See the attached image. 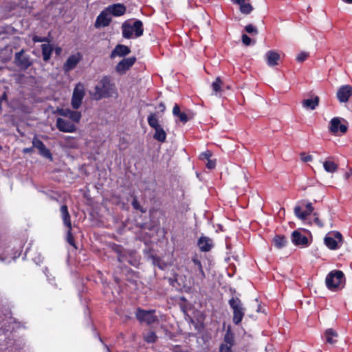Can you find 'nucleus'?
I'll list each match as a JSON object with an SVG mask.
<instances>
[{"label":"nucleus","instance_id":"nucleus-37","mask_svg":"<svg viewBox=\"0 0 352 352\" xmlns=\"http://www.w3.org/2000/svg\"><path fill=\"white\" fill-rule=\"evenodd\" d=\"M179 118V120L183 123L187 122L190 118H192V116L186 113L185 112H181L177 116Z\"/></svg>","mask_w":352,"mask_h":352},{"label":"nucleus","instance_id":"nucleus-6","mask_svg":"<svg viewBox=\"0 0 352 352\" xmlns=\"http://www.w3.org/2000/svg\"><path fill=\"white\" fill-rule=\"evenodd\" d=\"M347 129V122L344 119L336 117L331 120L329 130L333 134H338V132L344 134Z\"/></svg>","mask_w":352,"mask_h":352},{"label":"nucleus","instance_id":"nucleus-20","mask_svg":"<svg viewBox=\"0 0 352 352\" xmlns=\"http://www.w3.org/2000/svg\"><path fill=\"white\" fill-rule=\"evenodd\" d=\"M106 9L110 14H112L115 16H122L126 11V6L122 3H115L110 5Z\"/></svg>","mask_w":352,"mask_h":352},{"label":"nucleus","instance_id":"nucleus-19","mask_svg":"<svg viewBox=\"0 0 352 352\" xmlns=\"http://www.w3.org/2000/svg\"><path fill=\"white\" fill-rule=\"evenodd\" d=\"M107 9L103 10L98 16L95 23L96 28L106 27L109 25L111 18Z\"/></svg>","mask_w":352,"mask_h":352},{"label":"nucleus","instance_id":"nucleus-18","mask_svg":"<svg viewBox=\"0 0 352 352\" xmlns=\"http://www.w3.org/2000/svg\"><path fill=\"white\" fill-rule=\"evenodd\" d=\"M306 209L302 210L299 206H296L294 210V214L300 220H305L307 217L314 211V207L311 203H308L305 206Z\"/></svg>","mask_w":352,"mask_h":352},{"label":"nucleus","instance_id":"nucleus-48","mask_svg":"<svg viewBox=\"0 0 352 352\" xmlns=\"http://www.w3.org/2000/svg\"><path fill=\"white\" fill-rule=\"evenodd\" d=\"M33 151V148H25L23 149V153H32Z\"/></svg>","mask_w":352,"mask_h":352},{"label":"nucleus","instance_id":"nucleus-36","mask_svg":"<svg viewBox=\"0 0 352 352\" xmlns=\"http://www.w3.org/2000/svg\"><path fill=\"white\" fill-rule=\"evenodd\" d=\"M245 31L251 35H256L258 34L257 28L252 24H249L245 27Z\"/></svg>","mask_w":352,"mask_h":352},{"label":"nucleus","instance_id":"nucleus-41","mask_svg":"<svg viewBox=\"0 0 352 352\" xmlns=\"http://www.w3.org/2000/svg\"><path fill=\"white\" fill-rule=\"evenodd\" d=\"M212 156V153L210 151H206L200 155L201 159H205L206 160H208L210 159V157Z\"/></svg>","mask_w":352,"mask_h":352},{"label":"nucleus","instance_id":"nucleus-9","mask_svg":"<svg viewBox=\"0 0 352 352\" xmlns=\"http://www.w3.org/2000/svg\"><path fill=\"white\" fill-rule=\"evenodd\" d=\"M333 236H326L324 237L325 245L331 250H336L340 247L342 243V236L339 232L332 234Z\"/></svg>","mask_w":352,"mask_h":352},{"label":"nucleus","instance_id":"nucleus-29","mask_svg":"<svg viewBox=\"0 0 352 352\" xmlns=\"http://www.w3.org/2000/svg\"><path fill=\"white\" fill-rule=\"evenodd\" d=\"M324 169L328 173H335L338 170V164L331 160H325L323 162Z\"/></svg>","mask_w":352,"mask_h":352},{"label":"nucleus","instance_id":"nucleus-17","mask_svg":"<svg viewBox=\"0 0 352 352\" xmlns=\"http://www.w3.org/2000/svg\"><path fill=\"white\" fill-rule=\"evenodd\" d=\"M58 113L64 117L69 118L71 121L79 122L81 118V113L77 111H72L69 109H60L57 110Z\"/></svg>","mask_w":352,"mask_h":352},{"label":"nucleus","instance_id":"nucleus-39","mask_svg":"<svg viewBox=\"0 0 352 352\" xmlns=\"http://www.w3.org/2000/svg\"><path fill=\"white\" fill-rule=\"evenodd\" d=\"M242 42L245 46H248L251 44L252 40L251 38L245 34L242 35Z\"/></svg>","mask_w":352,"mask_h":352},{"label":"nucleus","instance_id":"nucleus-13","mask_svg":"<svg viewBox=\"0 0 352 352\" xmlns=\"http://www.w3.org/2000/svg\"><path fill=\"white\" fill-rule=\"evenodd\" d=\"M135 57L123 58L116 67V71L120 74H124L135 63Z\"/></svg>","mask_w":352,"mask_h":352},{"label":"nucleus","instance_id":"nucleus-50","mask_svg":"<svg viewBox=\"0 0 352 352\" xmlns=\"http://www.w3.org/2000/svg\"><path fill=\"white\" fill-rule=\"evenodd\" d=\"M159 107L162 111H164L165 109V106L163 103H160Z\"/></svg>","mask_w":352,"mask_h":352},{"label":"nucleus","instance_id":"nucleus-33","mask_svg":"<svg viewBox=\"0 0 352 352\" xmlns=\"http://www.w3.org/2000/svg\"><path fill=\"white\" fill-rule=\"evenodd\" d=\"M148 123L149 126L153 129L161 126L159 124L158 119L155 113H151L148 117Z\"/></svg>","mask_w":352,"mask_h":352},{"label":"nucleus","instance_id":"nucleus-42","mask_svg":"<svg viewBox=\"0 0 352 352\" xmlns=\"http://www.w3.org/2000/svg\"><path fill=\"white\" fill-rule=\"evenodd\" d=\"M231 347V346H228V344H221L220 346L219 352H232Z\"/></svg>","mask_w":352,"mask_h":352},{"label":"nucleus","instance_id":"nucleus-34","mask_svg":"<svg viewBox=\"0 0 352 352\" xmlns=\"http://www.w3.org/2000/svg\"><path fill=\"white\" fill-rule=\"evenodd\" d=\"M234 334L230 330H228L224 336V342L223 344H228V346H232L234 343Z\"/></svg>","mask_w":352,"mask_h":352},{"label":"nucleus","instance_id":"nucleus-27","mask_svg":"<svg viewBox=\"0 0 352 352\" xmlns=\"http://www.w3.org/2000/svg\"><path fill=\"white\" fill-rule=\"evenodd\" d=\"M223 81L220 77H217L215 80L212 83L211 87L212 89V95L215 96H220L223 91Z\"/></svg>","mask_w":352,"mask_h":352},{"label":"nucleus","instance_id":"nucleus-14","mask_svg":"<svg viewBox=\"0 0 352 352\" xmlns=\"http://www.w3.org/2000/svg\"><path fill=\"white\" fill-rule=\"evenodd\" d=\"M82 59V56L80 53H76L71 55L67 59L66 62L63 65V70L65 72H69L71 70L74 69L78 63Z\"/></svg>","mask_w":352,"mask_h":352},{"label":"nucleus","instance_id":"nucleus-7","mask_svg":"<svg viewBox=\"0 0 352 352\" xmlns=\"http://www.w3.org/2000/svg\"><path fill=\"white\" fill-rule=\"evenodd\" d=\"M84 96L85 87L82 84L78 83L74 89L72 98V106L74 109H77L80 107Z\"/></svg>","mask_w":352,"mask_h":352},{"label":"nucleus","instance_id":"nucleus-49","mask_svg":"<svg viewBox=\"0 0 352 352\" xmlns=\"http://www.w3.org/2000/svg\"><path fill=\"white\" fill-rule=\"evenodd\" d=\"M350 176H352V168H351L349 171L345 174V177L346 179H348Z\"/></svg>","mask_w":352,"mask_h":352},{"label":"nucleus","instance_id":"nucleus-4","mask_svg":"<svg viewBox=\"0 0 352 352\" xmlns=\"http://www.w3.org/2000/svg\"><path fill=\"white\" fill-rule=\"evenodd\" d=\"M229 305L233 310V322L234 324H239L245 314V309L242 302L238 298H232L229 300Z\"/></svg>","mask_w":352,"mask_h":352},{"label":"nucleus","instance_id":"nucleus-46","mask_svg":"<svg viewBox=\"0 0 352 352\" xmlns=\"http://www.w3.org/2000/svg\"><path fill=\"white\" fill-rule=\"evenodd\" d=\"M314 221L320 228H322L324 226V224L322 223V221L318 217H316L314 219Z\"/></svg>","mask_w":352,"mask_h":352},{"label":"nucleus","instance_id":"nucleus-8","mask_svg":"<svg viewBox=\"0 0 352 352\" xmlns=\"http://www.w3.org/2000/svg\"><path fill=\"white\" fill-rule=\"evenodd\" d=\"M155 311H146L138 309L135 316L141 322H146L147 324H151L157 321V317L154 314Z\"/></svg>","mask_w":352,"mask_h":352},{"label":"nucleus","instance_id":"nucleus-25","mask_svg":"<svg viewBox=\"0 0 352 352\" xmlns=\"http://www.w3.org/2000/svg\"><path fill=\"white\" fill-rule=\"evenodd\" d=\"M265 58L267 65L270 67H273L278 65V62L280 59V55L276 52L270 50L266 52Z\"/></svg>","mask_w":352,"mask_h":352},{"label":"nucleus","instance_id":"nucleus-12","mask_svg":"<svg viewBox=\"0 0 352 352\" xmlns=\"http://www.w3.org/2000/svg\"><path fill=\"white\" fill-rule=\"evenodd\" d=\"M192 265L191 267V272L193 273L198 280L203 281L206 278L201 261L197 257L195 256L192 259Z\"/></svg>","mask_w":352,"mask_h":352},{"label":"nucleus","instance_id":"nucleus-10","mask_svg":"<svg viewBox=\"0 0 352 352\" xmlns=\"http://www.w3.org/2000/svg\"><path fill=\"white\" fill-rule=\"evenodd\" d=\"M14 59L16 65L23 69H28L32 65L30 56L24 54L23 50L15 54Z\"/></svg>","mask_w":352,"mask_h":352},{"label":"nucleus","instance_id":"nucleus-31","mask_svg":"<svg viewBox=\"0 0 352 352\" xmlns=\"http://www.w3.org/2000/svg\"><path fill=\"white\" fill-rule=\"evenodd\" d=\"M154 129L155 133L153 135V138L161 142H164L166 140V134L162 127L160 126Z\"/></svg>","mask_w":352,"mask_h":352},{"label":"nucleus","instance_id":"nucleus-2","mask_svg":"<svg viewBox=\"0 0 352 352\" xmlns=\"http://www.w3.org/2000/svg\"><path fill=\"white\" fill-rule=\"evenodd\" d=\"M325 283L327 288L331 291L341 289L345 284L344 273L340 270L330 272L326 277Z\"/></svg>","mask_w":352,"mask_h":352},{"label":"nucleus","instance_id":"nucleus-15","mask_svg":"<svg viewBox=\"0 0 352 352\" xmlns=\"http://www.w3.org/2000/svg\"><path fill=\"white\" fill-rule=\"evenodd\" d=\"M32 145L34 148L38 149V153L41 155L45 158L50 159V160H52V155L50 150L47 148H46L43 142L38 139L36 137H34L33 138Z\"/></svg>","mask_w":352,"mask_h":352},{"label":"nucleus","instance_id":"nucleus-47","mask_svg":"<svg viewBox=\"0 0 352 352\" xmlns=\"http://www.w3.org/2000/svg\"><path fill=\"white\" fill-rule=\"evenodd\" d=\"M33 41L34 42H43V41H44V38H41V37H39L38 36H34L33 37Z\"/></svg>","mask_w":352,"mask_h":352},{"label":"nucleus","instance_id":"nucleus-44","mask_svg":"<svg viewBox=\"0 0 352 352\" xmlns=\"http://www.w3.org/2000/svg\"><path fill=\"white\" fill-rule=\"evenodd\" d=\"M215 160H212L211 159L207 160V163H206V167L208 168V169H213L214 167H215Z\"/></svg>","mask_w":352,"mask_h":352},{"label":"nucleus","instance_id":"nucleus-5","mask_svg":"<svg viewBox=\"0 0 352 352\" xmlns=\"http://www.w3.org/2000/svg\"><path fill=\"white\" fill-rule=\"evenodd\" d=\"M60 213L61 217L63 220V223L65 226L68 228V231L67 233V241L72 246L75 247V243L74 236L72 234V223L70 219V215L69 214L67 207L65 205H63L60 207Z\"/></svg>","mask_w":352,"mask_h":352},{"label":"nucleus","instance_id":"nucleus-21","mask_svg":"<svg viewBox=\"0 0 352 352\" xmlns=\"http://www.w3.org/2000/svg\"><path fill=\"white\" fill-rule=\"evenodd\" d=\"M233 3L239 6L241 13L248 14L253 10L252 6L249 3L250 0H231Z\"/></svg>","mask_w":352,"mask_h":352},{"label":"nucleus","instance_id":"nucleus-23","mask_svg":"<svg viewBox=\"0 0 352 352\" xmlns=\"http://www.w3.org/2000/svg\"><path fill=\"white\" fill-rule=\"evenodd\" d=\"M292 242L296 245H307L308 239L298 231H294L292 234Z\"/></svg>","mask_w":352,"mask_h":352},{"label":"nucleus","instance_id":"nucleus-26","mask_svg":"<svg viewBox=\"0 0 352 352\" xmlns=\"http://www.w3.org/2000/svg\"><path fill=\"white\" fill-rule=\"evenodd\" d=\"M319 97L315 96L314 98L305 99L302 101L303 108L306 109L314 110L319 104Z\"/></svg>","mask_w":352,"mask_h":352},{"label":"nucleus","instance_id":"nucleus-22","mask_svg":"<svg viewBox=\"0 0 352 352\" xmlns=\"http://www.w3.org/2000/svg\"><path fill=\"white\" fill-rule=\"evenodd\" d=\"M131 52L130 49L124 45H118L111 52L110 57L114 58L116 56H124L129 54Z\"/></svg>","mask_w":352,"mask_h":352},{"label":"nucleus","instance_id":"nucleus-35","mask_svg":"<svg viewBox=\"0 0 352 352\" xmlns=\"http://www.w3.org/2000/svg\"><path fill=\"white\" fill-rule=\"evenodd\" d=\"M144 340L149 343L155 342L157 340V336L153 331H148L144 336Z\"/></svg>","mask_w":352,"mask_h":352},{"label":"nucleus","instance_id":"nucleus-28","mask_svg":"<svg viewBox=\"0 0 352 352\" xmlns=\"http://www.w3.org/2000/svg\"><path fill=\"white\" fill-rule=\"evenodd\" d=\"M324 335H325V338H326V340H327V343H329L330 344H334L336 343V342H337L336 338H338V333H336V331H334L332 329H328L326 330Z\"/></svg>","mask_w":352,"mask_h":352},{"label":"nucleus","instance_id":"nucleus-43","mask_svg":"<svg viewBox=\"0 0 352 352\" xmlns=\"http://www.w3.org/2000/svg\"><path fill=\"white\" fill-rule=\"evenodd\" d=\"M132 206L133 207L136 209V210H140V211H142V212H144V211L142 209V207L140 206V204L138 203L137 199H133V201H132Z\"/></svg>","mask_w":352,"mask_h":352},{"label":"nucleus","instance_id":"nucleus-52","mask_svg":"<svg viewBox=\"0 0 352 352\" xmlns=\"http://www.w3.org/2000/svg\"><path fill=\"white\" fill-rule=\"evenodd\" d=\"M343 1L348 3H352V0H343Z\"/></svg>","mask_w":352,"mask_h":352},{"label":"nucleus","instance_id":"nucleus-3","mask_svg":"<svg viewBox=\"0 0 352 352\" xmlns=\"http://www.w3.org/2000/svg\"><path fill=\"white\" fill-rule=\"evenodd\" d=\"M122 35L126 38H132L133 34L135 37H139L143 34V23L141 21H135L133 25L129 21H126L122 25Z\"/></svg>","mask_w":352,"mask_h":352},{"label":"nucleus","instance_id":"nucleus-16","mask_svg":"<svg viewBox=\"0 0 352 352\" xmlns=\"http://www.w3.org/2000/svg\"><path fill=\"white\" fill-rule=\"evenodd\" d=\"M336 96L340 102H346L352 96V87L349 85L340 87L337 91Z\"/></svg>","mask_w":352,"mask_h":352},{"label":"nucleus","instance_id":"nucleus-30","mask_svg":"<svg viewBox=\"0 0 352 352\" xmlns=\"http://www.w3.org/2000/svg\"><path fill=\"white\" fill-rule=\"evenodd\" d=\"M42 54L43 57V60L45 61H47L51 56L52 47L50 44H43L41 45Z\"/></svg>","mask_w":352,"mask_h":352},{"label":"nucleus","instance_id":"nucleus-40","mask_svg":"<svg viewBox=\"0 0 352 352\" xmlns=\"http://www.w3.org/2000/svg\"><path fill=\"white\" fill-rule=\"evenodd\" d=\"M300 159L304 162H311L313 160V157L311 155H305V153H300Z\"/></svg>","mask_w":352,"mask_h":352},{"label":"nucleus","instance_id":"nucleus-45","mask_svg":"<svg viewBox=\"0 0 352 352\" xmlns=\"http://www.w3.org/2000/svg\"><path fill=\"white\" fill-rule=\"evenodd\" d=\"M173 113L175 116H178L179 113H181L180 109L178 104H175L173 109Z\"/></svg>","mask_w":352,"mask_h":352},{"label":"nucleus","instance_id":"nucleus-11","mask_svg":"<svg viewBox=\"0 0 352 352\" xmlns=\"http://www.w3.org/2000/svg\"><path fill=\"white\" fill-rule=\"evenodd\" d=\"M56 126L60 131L64 133H72L76 130V127L72 123V121H68L61 118L56 119Z\"/></svg>","mask_w":352,"mask_h":352},{"label":"nucleus","instance_id":"nucleus-1","mask_svg":"<svg viewBox=\"0 0 352 352\" xmlns=\"http://www.w3.org/2000/svg\"><path fill=\"white\" fill-rule=\"evenodd\" d=\"M116 93L115 85L111 82L109 78H102L96 85L93 97L95 100H99L103 98H109Z\"/></svg>","mask_w":352,"mask_h":352},{"label":"nucleus","instance_id":"nucleus-38","mask_svg":"<svg viewBox=\"0 0 352 352\" xmlns=\"http://www.w3.org/2000/svg\"><path fill=\"white\" fill-rule=\"evenodd\" d=\"M309 56V54L308 52H302L296 56V60L298 62H303Z\"/></svg>","mask_w":352,"mask_h":352},{"label":"nucleus","instance_id":"nucleus-24","mask_svg":"<svg viewBox=\"0 0 352 352\" xmlns=\"http://www.w3.org/2000/svg\"><path fill=\"white\" fill-rule=\"evenodd\" d=\"M197 244L202 252L210 251L213 245L212 240L207 236L200 237Z\"/></svg>","mask_w":352,"mask_h":352},{"label":"nucleus","instance_id":"nucleus-51","mask_svg":"<svg viewBox=\"0 0 352 352\" xmlns=\"http://www.w3.org/2000/svg\"><path fill=\"white\" fill-rule=\"evenodd\" d=\"M55 52H56V54H59L61 52V48L60 47H56L55 49Z\"/></svg>","mask_w":352,"mask_h":352},{"label":"nucleus","instance_id":"nucleus-32","mask_svg":"<svg viewBox=\"0 0 352 352\" xmlns=\"http://www.w3.org/2000/svg\"><path fill=\"white\" fill-rule=\"evenodd\" d=\"M273 242L277 248L280 249L285 246L287 240L285 236L277 235L274 238Z\"/></svg>","mask_w":352,"mask_h":352}]
</instances>
